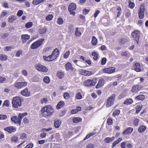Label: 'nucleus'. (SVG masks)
I'll use <instances>...</instances> for the list:
<instances>
[{"mask_svg": "<svg viewBox=\"0 0 148 148\" xmlns=\"http://www.w3.org/2000/svg\"><path fill=\"white\" fill-rule=\"evenodd\" d=\"M45 40L44 38L40 39L33 43L31 47L32 49H35L41 46Z\"/></svg>", "mask_w": 148, "mask_h": 148, "instance_id": "39448f33", "label": "nucleus"}, {"mask_svg": "<svg viewBox=\"0 0 148 148\" xmlns=\"http://www.w3.org/2000/svg\"><path fill=\"white\" fill-rule=\"evenodd\" d=\"M139 120L138 119H135L133 121V124L134 125L136 126H137L139 124Z\"/></svg>", "mask_w": 148, "mask_h": 148, "instance_id": "3c124183", "label": "nucleus"}, {"mask_svg": "<svg viewBox=\"0 0 148 148\" xmlns=\"http://www.w3.org/2000/svg\"><path fill=\"white\" fill-rule=\"evenodd\" d=\"M92 55L93 56V59L95 60H97L98 58V53L96 52H93L92 53Z\"/></svg>", "mask_w": 148, "mask_h": 148, "instance_id": "37998d69", "label": "nucleus"}, {"mask_svg": "<svg viewBox=\"0 0 148 148\" xmlns=\"http://www.w3.org/2000/svg\"><path fill=\"white\" fill-rule=\"evenodd\" d=\"M17 18L16 16L15 15H11L8 18V21L10 23H12L15 21Z\"/></svg>", "mask_w": 148, "mask_h": 148, "instance_id": "393cba45", "label": "nucleus"}, {"mask_svg": "<svg viewBox=\"0 0 148 148\" xmlns=\"http://www.w3.org/2000/svg\"><path fill=\"white\" fill-rule=\"evenodd\" d=\"M8 57L5 54L0 55V60H7Z\"/></svg>", "mask_w": 148, "mask_h": 148, "instance_id": "58836bf2", "label": "nucleus"}, {"mask_svg": "<svg viewBox=\"0 0 148 148\" xmlns=\"http://www.w3.org/2000/svg\"><path fill=\"white\" fill-rule=\"evenodd\" d=\"M11 120L15 123L18 124L19 125H20L21 124L20 123V121L19 120L18 117L16 116H14L11 117Z\"/></svg>", "mask_w": 148, "mask_h": 148, "instance_id": "dca6fc26", "label": "nucleus"}, {"mask_svg": "<svg viewBox=\"0 0 148 148\" xmlns=\"http://www.w3.org/2000/svg\"><path fill=\"white\" fill-rule=\"evenodd\" d=\"M82 119L79 117H75L73 119V122L75 123H77L82 121Z\"/></svg>", "mask_w": 148, "mask_h": 148, "instance_id": "c756f323", "label": "nucleus"}, {"mask_svg": "<svg viewBox=\"0 0 148 148\" xmlns=\"http://www.w3.org/2000/svg\"><path fill=\"white\" fill-rule=\"evenodd\" d=\"M115 95L113 94L109 97L106 100V106L107 108H109L114 104L115 99Z\"/></svg>", "mask_w": 148, "mask_h": 148, "instance_id": "20e7f679", "label": "nucleus"}, {"mask_svg": "<svg viewBox=\"0 0 148 148\" xmlns=\"http://www.w3.org/2000/svg\"><path fill=\"white\" fill-rule=\"evenodd\" d=\"M76 8V5L75 4L72 3H71L69 6V11L75 10Z\"/></svg>", "mask_w": 148, "mask_h": 148, "instance_id": "4be33fe9", "label": "nucleus"}, {"mask_svg": "<svg viewBox=\"0 0 148 148\" xmlns=\"http://www.w3.org/2000/svg\"><path fill=\"white\" fill-rule=\"evenodd\" d=\"M80 72L82 75L86 76H90L93 74L92 72L86 71L83 69L80 70Z\"/></svg>", "mask_w": 148, "mask_h": 148, "instance_id": "2eb2a0df", "label": "nucleus"}, {"mask_svg": "<svg viewBox=\"0 0 148 148\" xmlns=\"http://www.w3.org/2000/svg\"><path fill=\"white\" fill-rule=\"evenodd\" d=\"M45 1V0H33L32 3L34 5H36Z\"/></svg>", "mask_w": 148, "mask_h": 148, "instance_id": "7c9ffc66", "label": "nucleus"}, {"mask_svg": "<svg viewBox=\"0 0 148 148\" xmlns=\"http://www.w3.org/2000/svg\"><path fill=\"white\" fill-rule=\"evenodd\" d=\"M7 118V116L6 115H0V120H5Z\"/></svg>", "mask_w": 148, "mask_h": 148, "instance_id": "052dcab7", "label": "nucleus"}, {"mask_svg": "<svg viewBox=\"0 0 148 148\" xmlns=\"http://www.w3.org/2000/svg\"><path fill=\"white\" fill-rule=\"evenodd\" d=\"M12 103L13 106L15 108L21 106L22 104L21 98L18 97H14L12 100Z\"/></svg>", "mask_w": 148, "mask_h": 148, "instance_id": "7ed1b4c3", "label": "nucleus"}, {"mask_svg": "<svg viewBox=\"0 0 148 148\" xmlns=\"http://www.w3.org/2000/svg\"><path fill=\"white\" fill-rule=\"evenodd\" d=\"M133 102V100L132 99H127L124 103V104L127 105L132 104Z\"/></svg>", "mask_w": 148, "mask_h": 148, "instance_id": "72a5a7b5", "label": "nucleus"}, {"mask_svg": "<svg viewBox=\"0 0 148 148\" xmlns=\"http://www.w3.org/2000/svg\"><path fill=\"white\" fill-rule=\"evenodd\" d=\"M132 36L138 43L140 37V32L138 30H135L132 33Z\"/></svg>", "mask_w": 148, "mask_h": 148, "instance_id": "9d476101", "label": "nucleus"}, {"mask_svg": "<svg viewBox=\"0 0 148 148\" xmlns=\"http://www.w3.org/2000/svg\"><path fill=\"white\" fill-rule=\"evenodd\" d=\"M21 38L23 43L25 42L30 38V36L27 34H23L21 36Z\"/></svg>", "mask_w": 148, "mask_h": 148, "instance_id": "a211bd4d", "label": "nucleus"}, {"mask_svg": "<svg viewBox=\"0 0 148 148\" xmlns=\"http://www.w3.org/2000/svg\"><path fill=\"white\" fill-rule=\"evenodd\" d=\"M143 105L141 104L138 105L137 106L136 108V114L139 113L140 110L142 109Z\"/></svg>", "mask_w": 148, "mask_h": 148, "instance_id": "c85d7f7f", "label": "nucleus"}, {"mask_svg": "<svg viewBox=\"0 0 148 148\" xmlns=\"http://www.w3.org/2000/svg\"><path fill=\"white\" fill-rule=\"evenodd\" d=\"M43 81L46 83L49 84L50 82L49 78L48 76H45L43 79Z\"/></svg>", "mask_w": 148, "mask_h": 148, "instance_id": "e433bc0d", "label": "nucleus"}, {"mask_svg": "<svg viewBox=\"0 0 148 148\" xmlns=\"http://www.w3.org/2000/svg\"><path fill=\"white\" fill-rule=\"evenodd\" d=\"M130 53L127 51L122 52L121 53L122 56H125L127 58L130 57Z\"/></svg>", "mask_w": 148, "mask_h": 148, "instance_id": "f704fd0d", "label": "nucleus"}, {"mask_svg": "<svg viewBox=\"0 0 148 148\" xmlns=\"http://www.w3.org/2000/svg\"><path fill=\"white\" fill-rule=\"evenodd\" d=\"M35 68L38 71L43 72H46L48 71V69L45 66L41 64H37L35 65Z\"/></svg>", "mask_w": 148, "mask_h": 148, "instance_id": "6e6552de", "label": "nucleus"}, {"mask_svg": "<svg viewBox=\"0 0 148 148\" xmlns=\"http://www.w3.org/2000/svg\"><path fill=\"white\" fill-rule=\"evenodd\" d=\"M65 105V103L64 101H60L57 105V108L60 109L63 107Z\"/></svg>", "mask_w": 148, "mask_h": 148, "instance_id": "2f4dec72", "label": "nucleus"}, {"mask_svg": "<svg viewBox=\"0 0 148 148\" xmlns=\"http://www.w3.org/2000/svg\"><path fill=\"white\" fill-rule=\"evenodd\" d=\"M51 49V47H47L46 48H45L42 51V53H45L46 52L49 51Z\"/></svg>", "mask_w": 148, "mask_h": 148, "instance_id": "5fc2aeb1", "label": "nucleus"}, {"mask_svg": "<svg viewBox=\"0 0 148 148\" xmlns=\"http://www.w3.org/2000/svg\"><path fill=\"white\" fill-rule=\"evenodd\" d=\"M27 84L26 82H16L14 84V86L17 89H20L26 86Z\"/></svg>", "mask_w": 148, "mask_h": 148, "instance_id": "1a4fd4ad", "label": "nucleus"}, {"mask_svg": "<svg viewBox=\"0 0 148 148\" xmlns=\"http://www.w3.org/2000/svg\"><path fill=\"white\" fill-rule=\"evenodd\" d=\"M134 70L137 72H140L141 71L140 66L138 63H136L134 66Z\"/></svg>", "mask_w": 148, "mask_h": 148, "instance_id": "aec40b11", "label": "nucleus"}, {"mask_svg": "<svg viewBox=\"0 0 148 148\" xmlns=\"http://www.w3.org/2000/svg\"><path fill=\"white\" fill-rule=\"evenodd\" d=\"M27 138L26 134L25 133H23L20 135V138L21 139L24 140Z\"/></svg>", "mask_w": 148, "mask_h": 148, "instance_id": "09e8293b", "label": "nucleus"}, {"mask_svg": "<svg viewBox=\"0 0 148 148\" xmlns=\"http://www.w3.org/2000/svg\"><path fill=\"white\" fill-rule=\"evenodd\" d=\"M65 67L67 71L71 70L73 71V68L72 67V64L69 62H67L65 65Z\"/></svg>", "mask_w": 148, "mask_h": 148, "instance_id": "412c9836", "label": "nucleus"}, {"mask_svg": "<svg viewBox=\"0 0 148 148\" xmlns=\"http://www.w3.org/2000/svg\"><path fill=\"white\" fill-rule=\"evenodd\" d=\"M82 34L80 30V28H77L76 29L75 31V35L77 36H79Z\"/></svg>", "mask_w": 148, "mask_h": 148, "instance_id": "473e14b6", "label": "nucleus"}, {"mask_svg": "<svg viewBox=\"0 0 148 148\" xmlns=\"http://www.w3.org/2000/svg\"><path fill=\"white\" fill-rule=\"evenodd\" d=\"M135 6V4L133 3L129 2V7L131 9H133Z\"/></svg>", "mask_w": 148, "mask_h": 148, "instance_id": "0e129e2a", "label": "nucleus"}, {"mask_svg": "<svg viewBox=\"0 0 148 148\" xmlns=\"http://www.w3.org/2000/svg\"><path fill=\"white\" fill-rule=\"evenodd\" d=\"M18 140V137L16 136H14L11 137V140L13 143L16 142Z\"/></svg>", "mask_w": 148, "mask_h": 148, "instance_id": "a19ab883", "label": "nucleus"}, {"mask_svg": "<svg viewBox=\"0 0 148 148\" xmlns=\"http://www.w3.org/2000/svg\"><path fill=\"white\" fill-rule=\"evenodd\" d=\"M145 10L144 5L143 3L141 4L138 10V15L139 18L142 19L144 18Z\"/></svg>", "mask_w": 148, "mask_h": 148, "instance_id": "0eeeda50", "label": "nucleus"}, {"mask_svg": "<svg viewBox=\"0 0 148 148\" xmlns=\"http://www.w3.org/2000/svg\"><path fill=\"white\" fill-rule=\"evenodd\" d=\"M10 104V102L8 100H6L4 101L3 104V106H5L7 107H8L9 106Z\"/></svg>", "mask_w": 148, "mask_h": 148, "instance_id": "6e6d98bb", "label": "nucleus"}, {"mask_svg": "<svg viewBox=\"0 0 148 148\" xmlns=\"http://www.w3.org/2000/svg\"><path fill=\"white\" fill-rule=\"evenodd\" d=\"M6 79L5 77H0V83H5L6 81Z\"/></svg>", "mask_w": 148, "mask_h": 148, "instance_id": "8fccbe9b", "label": "nucleus"}, {"mask_svg": "<svg viewBox=\"0 0 148 148\" xmlns=\"http://www.w3.org/2000/svg\"><path fill=\"white\" fill-rule=\"evenodd\" d=\"M120 113V111L119 110H115L113 113V115L115 116L118 115Z\"/></svg>", "mask_w": 148, "mask_h": 148, "instance_id": "864d4df0", "label": "nucleus"}, {"mask_svg": "<svg viewBox=\"0 0 148 148\" xmlns=\"http://www.w3.org/2000/svg\"><path fill=\"white\" fill-rule=\"evenodd\" d=\"M34 146L32 143H29L24 148H32Z\"/></svg>", "mask_w": 148, "mask_h": 148, "instance_id": "774afa93", "label": "nucleus"}, {"mask_svg": "<svg viewBox=\"0 0 148 148\" xmlns=\"http://www.w3.org/2000/svg\"><path fill=\"white\" fill-rule=\"evenodd\" d=\"M53 16L52 15L49 14L47 15L46 17V20L47 21H50L53 18Z\"/></svg>", "mask_w": 148, "mask_h": 148, "instance_id": "4d7b16f0", "label": "nucleus"}, {"mask_svg": "<svg viewBox=\"0 0 148 148\" xmlns=\"http://www.w3.org/2000/svg\"><path fill=\"white\" fill-rule=\"evenodd\" d=\"M33 25V23L31 22L27 23L25 25V27L27 28H29L32 27Z\"/></svg>", "mask_w": 148, "mask_h": 148, "instance_id": "de8ad7c7", "label": "nucleus"}, {"mask_svg": "<svg viewBox=\"0 0 148 148\" xmlns=\"http://www.w3.org/2000/svg\"><path fill=\"white\" fill-rule=\"evenodd\" d=\"M68 29L69 31L71 33H72L73 32L74 30V27L73 25H71L69 26Z\"/></svg>", "mask_w": 148, "mask_h": 148, "instance_id": "603ef678", "label": "nucleus"}, {"mask_svg": "<svg viewBox=\"0 0 148 148\" xmlns=\"http://www.w3.org/2000/svg\"><path fill=\"white\" fill-rule=\"evenodd\" d=\"M115 137H106L104 139V141L107 143H109L113 140Z\"/></svg>", "mask_w": 148, "mask_h": 148, "instance_id": "bb28decb", "label": "nucleus"}, {"mask_svg": "<svg viewBox=\"0 0 148 148\" xmlns=\"http://www.w3.org/2000/svg\"><path fill=\"white\" fill-rule=\"evenodd\" d=\"M47 31L46 28L45 27H42L39 30V33L40 34H42L45 33Z\"/></svg>", "mask_w": 148, "mask_h": 148, "instance_id": "ea45409f", "label": "nucleus"}, {"mask_svg": "<svg viewBox=\"0 0 148 148\" xmlns=\"http://www.w3.org/2000/svg\"><path fill=\"white\" fill-rule=\"evenodd\" d=\"M4 130L7 131L10 134L15 132L16 130V128L14 126H9L6 127L4 129Z\"/></svg>", "mask_w": 148, "mask_h": 148, "instance_id": "ddd939ff", "label": "nucleus"}, {"mask_svg": "<svg viewBox=\"0 0 148 148\" xmlns=\"http://www.w3.org/2000/svg\"><path fill=\"white\" fill-rule=\"evenodd\" d=\"M96 132H92L89 134H88L87 135L86 137L84 138V140H85L87 139L88 138H90L91 136H93V135H94L95 134H96Z\"/></svg>", "mask_w": 148, "mask_h": 148, "instance_id": "a18cd8bd", "label": "nucleus"}, {"mask_svg": "<svg viewBox=\"0 0 148 148\" xmlns=\"http://www.w3.org/2000/svg\"><path fill=\"white\" fill-rule=\"evenodd\" d=\"M133 130V128L129 127L123 132V135H127L128 134H130L132 132Z\"/></svg>", "mask_w": 148, "mask_h": 148, "instance_id": "6ab92c4d", "label": "nucleus"}, {"mask_svg": "<svg viewBox=\"0 0 148 148\" xmlns=\"http://www.w3.org/2000/svg\"><path fill=\"white\" fill-rule=\"evenodd\" d=\"M107 123L108 125H111L112 123V119L110 118H108L107 120Z\"/></svg>", "mask_w": 148, "mask_h": 148, "instance_id": "e2e57ef3", "label": "nucleus"}, {"mask_svg": "<svg viewBox=\"0 0 148 148\" xmlns=\"http://www.w3.org/2000/svg\"><path fill=\"white\" fill-rule=\"evenodd\" d=\"M22 53V51L21 50H18L17 51L16 53V56L17 57H19L20 55Z\"/></svg>", "mask_w": 148, "mask_h": 148, "instance_id": "69168bd1", "label": "nucleus"}, {"mask_svg": "<svg viewBox=\"0 0 148 148\" xmlns=\"http://www.w3.org/2000/svg\"><path fill=\"white\" fill-rule=\"evenodd\" d=\"M97 82V78H94L92 79H88L84 82L85 85L87 86H94Z\"/></svg>", "mask_w": 148, "mask_h": 148, "instance_id": "423d86ee", "label": "nucleus"}, {"mask_svg": "<svg viewBox=\"0 0 148 148\" xmlns=\"http://www.w3.org/2000/svg\"><path fill=\"white\" fill-rule=\"evenodd\" d=\"M64 75V73L62 71H59L57 73V76L60 79L62 78Z\"/></svg>", "mask_w": 148, "mask_h": 148, "instance_id": "4c0bfd02", "label": "nucleus"}, {"mask_svg": "<svg viewBox=\"0 0 148 148\" xmlns=\"http://www.w3.org/2000/svg\"><path fill=\"white\" fill-rule=\"evenodd\" d=\"M42 115L44 117L51 116L54 114V110L52 107L50 105L46 106L41 110Z\"/></svg>", "mask_w": 148, "mask_h": 148, "instance_id": "f257e3e1", "label": "nucleus"}, {"mask_svg": "<svg viewBox=\"0 0 148 148\" xmlns=\"http://www.w3.org/2000/svg\"><path fill=\"white\" fill-rule=\"evenodd\" d=\"M64 21L62 18L61 17L58 18L57 20V23L59 25H61L63 24Z\"/></svg>", "mask_w": 148, "mask_h": 148, "instance_id": "c9c22d12", "label": "nucleus"}, {"mask_svg": "<svg viewBox=\"0 0 148 148\" xmlns=\"http://www.w3.org/2000/svg\"><path fill=\"white\" fill-rule=\"evenodd\" d=\"M128 41V38L127 37H126L124 38H121L120 39L119 42L121 45H123L125 43L127 42Z\"/></svg>", "mask_w": 148, "mask_h": 148, "instance_id": "b1692460", "label": "nucleus"}, {"mask_svg": "<svg viewBox=\"0 0 148 148\" xmlns=\"http://www.w3.org/2000/svg\"><path fill=\"white\" fill-rule=\"evenodd\" d=\"M27 114L26 112H25L23 113H20L18 115V119L20 121V123L21 124V120L22 118L25 116L27 115Z\"/></svg>", "mask_w": 148, "mask_h": 148, "instance_id": "a878e982", "label": "nucleus"}, {"mask_svg": "<svg viewBox=\"0 0 148 148\" xmlns=\"http://www.w3.org/2000/svg\"><path fill=\"white\" fill-rule=\"evenodd\" d=\"M115 69L114 67H111L103 69V71L104 73H112L115 72Z\"/></svg>", "mask_w": 148, "mask_h": 148, "instance_id": "9b49d317", "label": "nucleus"}, {"mask_svg": "<svg viewBox=\"0 0 148 148\" xmlns=\"http://www.w3.org/2000/svg\"><path fill=\"white\" fill-rule=\"evenodd\" d=\"M126 96L125 94V93H123L120 95L118 96V98L119 99H121L124 97Z\"/></svg>", "mask_w": 148, "mask_h": 148, "instance_id": "338daca9", "label": "nucleus"}, {"mask_svg": "<svg viewBox=\"0 0 148 148\" xmlns=\"http://www.w3.org/2000/svg\"><path fill=\"white\" fill-rule=\"evenodd\" d=\"M23 12L22 10H19L17 12V15L18 16L20 17L23 15Z\"/></svg>", "mask_w": 148, "mask_h": 148, "instance_id": "680f3d73", "label": "nucleus"}, {"mask_svg": "<svg viewBox=\"0 0 148 148\" xmlns=\"http://www.w3.org/2000/svg\"><path fill=\"white\" fill-rule=\"evenodd\" d=\"M75 97L77 99H81L82 98V96L79 92H78L76 93Z\"/></svg>", "mask_w": 148, "mask_h": 148, "instance_id": "c03bdc74", "label": "nucleus"}, {"mask_svg": "<svg viewBox=\"0 0 148 148\" xmlns=\"http://www.w3.org/2000/svg\"><path fill=\"white\" fill-rule=\"evenodd\" d=\"M146 127L144 125L140 126L138 129V132L140 133H142L145 131Z\"/></svg>", "mask_w": 148, "mask_h": 148, "instance_id": "cd10ccee", "label": "nucleus"}, {"mask_svg": "<svg viewBox=\"0 0 148 148\" xmlns=\"http://www.w3.org/2000/svg\"><path fill=\"white\" fill-rule=\"evenodd\" d=\"M95 146L92 143H89L86 146L87 148H94Z\"/></svg>", "mask_w": 148, "mask_h": 148, "instance_id": "bf43d9fd", "label": "nucleus"}, {"mask_svg": "<svg viewBox=\"0 0 148 148\" xmlns=\"http://www.w3.org/2000/svg\"><path fill=\"white\" fill-rule=\"evenodd\" d=\"M22 95L26 97H28L31 96L30 91L28 90L27 88H26L22 90L21 92Z\"/></svg>", "mask_w": 148, "mask_h": 148, "instance_id": "f8f14e48", "label": "nucleus"}, {"mask_svg": "<svg viewBox=\"0 0 148 148\" xmlns=\"http://www.w3.org/2000/svg\"><path fill=\"white\" fill-rule=\"evenodd\" d=\"M97 40L94 36H93L92 40V44L93 45H96L97 44Z\"/></svg>", "mask_w": 148, "mask_h": 148, "instance_id": "49530a36", "label": "nucleus"}, {"mask_svg": "<svg viewBox=\"0 0 148 148\" xmlns=\"http://www.w3.org/2000/svg\"><path fill=\"white\" fill-rule=\"evenodd\" d=\"M105 80L104 78H100L96 86V88H98L103 86L105 84Z\"/></svg>", "mask_w": 148, "mask_h": 148, "instance_id": "4468645a", "label": "nucleus"}, {"mask_svg": "<svg viewBox=\"0 0 148 148\" xmlns=\"http://www.w3.org/2000/svg\"><path fill=\"white\" fill-rule=\"evenodd\" d=\"M145 98L144 95H140L138 96L135 98V99L138 100H143Z\"/></svg>", "mask_w": 148, "mask_h": 148, "instance_id": "79ce46f5", "label": "nucleus"}, {"mask_svg": "<svg viewBox=\"0 0 148 148\" xmlns=\"http://www.w3.org/2000/svg\"><path fill=\"white\" fill-rule=\"evenodd\" d=\"M64 97L65 99H67L70 97L69 94L68 92H65L64 95Z\"/></svg>", "mask_w": 148, "mask_h": 148, "instance_id": "13d9d810", "label": "nucleus"}, {"mask_svg": "<svg viewBox=\"0 0 148 148\" xmlns=\"http://www.w3.org/2000/svg\"><path fill=\"white\" fill-rule=\"evenodd\" d=\"M61 124V122L60 120L56 119L54 121V126L56 128H58Z\"/></svg>", "mask_w": 148, "mask_h": 148, "instance_id": "5701e85b", "label": "nucleus"}, {"mask_svg": "<svg viewBox=\"0 0 148 148\" xmlns=\"http://www.w3.org/2000/svg\"><path fill=\"white\" fill-rule=\"evenodd\" d=\"M128 148H131L132 147V145L128 141H126L125 142H123L121 144V147L122 148H125V146Z\"/></svg>", "mask_w": 148, "mask_h": 148, "instance_id": "f3484780", "label": "nucleus"}, {"mask_svg": "<svg viewBox=\"0 0 148 148\" xmlns=\"http://www.w3.org/2000/svg\"><path fill=\"white\" fill-rule=\"evenodd\" d=\"M60 53V51L57 49H55L52 52L51 55H50L47 57L43 56L44 59L48 61H52L56 59L59 56Z\"/></svg>", "mask_w": 148, "mask_h": 148, "instance_id": "f03ea898", "label": "nucleus"}]
</instances>
